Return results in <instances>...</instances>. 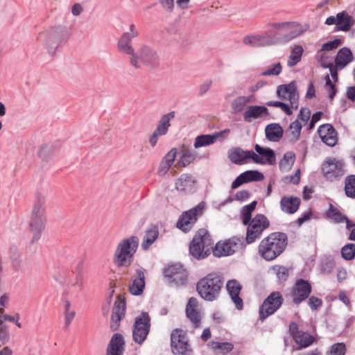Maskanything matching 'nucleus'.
<instances>
[{
  "label": "nucleus",
  "mask_w": 355,
  "mask_h": 355,
  "mask_svg": "<svg viewBox=\"0 0 355 355\" xmlns=\"http://www.w3.org/2000/svg\"><path fill=\"white\" fill-rule=\"evenodd\" d=\"M139 35V31L135 24L130 26L129 31L124 33L117 44L120 52L129 55L130 64L135 69H141L142 66L151 68L155 61V50L153 42H141L135 51L132 46V38Z\"/></svg>",
  "instance_id": "1"
},
{
  "label": "nucleus",
  "mask_w": 355,
  "mask_h": 355,
  "mask_svg": "<svg viewBox=\"0 0 355 355\" xmlns=\"http://www.w3.org/2000/svg\"><path fill=\"white\" fill-rule=\"evenodd\" d=\"M258 154L252 150L245 151L240 148H233L229 151V158L234 164H243L248 159L262 164H274L275 163V153L270 148H265L259 145L255 146Z\"/></svg>",
  "instance_id": "2"
},
{
  "label": "nucleus",
  "mask_w": 355,
  "mask_h": 355,
  "mask_svg": "<svg viewBox=\"0 0 355 355\" xmlns=\"http://www.w3.org/2000/svg\"><path fill=\"white\" fill-rule=\"evenodd\" d=\"M139 244V239L137 236H130L120 240L113 254L114 264L117 268L130 266L134 261Z\"/></svg>",
  "instance_id": "3"
},
{
  "label": "nucleus",
  "mask_w": 355,
  "mask_h": 355,
  "mask_svg": "<svg viewBox=\"0 0 355 355\" xmlns=\"http://www.w3.org/2000/svg\"><path fill=\"white\" fill-rule=\"evenodd\" d=\"M287 245L286 234L274 232L262 239L259 245V254L266 261H272L279 256Z\"/></svg>",
  "instance_id": "4"
},
{
  "label": "nucleus",
  "mask_w": 355,
  "mask_h": 355,
  "mask_svg": "<svg viewBox=\"0 0 355 355\" xmlns=\"http://www.w3.org/2000/svg\"><path fill=\"white\" fill-rule=\"evenodd\" d=\"M223 285V282L220 275L210 273L198 281L197 291L204 300L214 301L218 298Z\"/></svg>",
  "instance_id": "5"
},
{
  "label": "nucleus",
  "mask_w": 355,
  "mask_h": 355,
  "mask_svg": "<svg viewBox=\"0 0 355 355\" xmlns=\"http://www.w3.org/2000/svg\"><path fill=\"white\" fill-rule=\"evenodd\" d=\"M45 198L39 196L33 205L29 227L33 233V241H37L44 227Z\"/></svg>",
  "instance_id": "6"
},
{
  "label": "nucleus",
  "mask_w": 355,
  "mask_h": 355,
  "mask_svg": "<svg viewBox=\"0 0 355 355\" xmlns=\"http://www.w3.org/2000/svg\"><path fill=\"white\" fill-rule=\"evenodd\" d=\"M210 236L205 229H200L193 239L190 247V254L197 259H205L208 255L210 245Z\"/></svg>",
  "instance_id": "7"
},
{
  "label": "nucleus",
  "mask_w": 355,
  "mask_h": 355,
  "mask_svg": "<svg viewBox=\"0 0 355 355\" xmlns=\"http://www.w3.org/2000/svg\"><path fill=\"white\" fill-rule=\"evenodd\" d=\"M271 31H279L284 33V40L290 41L302 35L308 28L309 26H304L293 21L272 23L268 25Z\"/></svg>",
  "instance_id": "8"
},
{
  "label": "nucleus",
  "mask_w": 355,
  "mask_h": 355,
  "mask_svg": "<svg viewBox=\"0 0 355 355\" xmlns=\"http://www.w3.org/2000/svg\"><path fill=\"white\" fill-rule=\"evenodd\" d=\"M150 328V318L148 313L142 312L135 318L132 326L133 340L141 345L147 338Z\"/></svg>",
  "instance_id": "9"
},
{
  "label": "nucleus",
  "mask_w": 355,
  "mask_h": 355,
  "mask_svg": "<svg viewBox=\"0 0 355 355\" xmlns=\"http://www.w3.org/2000/svg\"><path fill=\"white\" fill-rule=\"evenodd\" d=\"M171 346L173 353L177 355H191L192 353L187 334L180 329H175L172 331Z\"/></svg>",
  "instance_id": "10"
},
{
  "label": "nucleus",
  "mask_w": 355,
  "mask_h": 355,
  "mask_svg": "<svg viewBox=\"0 0 355 355\" xmlns=\"http://www.w3.org/2000/svg\"><path fill=\"white\" fill-rule=\"evenodd\" d=\"M248 223L245 241L248 244L254 242L270 224L268 218L263 214H257Z\"/></svg>",
  "instance_id": "11"
},
{
  "label": "nucleus",
  "mask_w": 355,
  "mask_h": 355,
  "mask_svg": "<svg viewBox=\"0 0 355 355\" xmlns=\"http://www.w3.org/2000/svg\"><path fill=\"white\" fill-rule=\"evenodd\" d=\"M241 244V239L236 236L220 241L213 249V254L216 257L230 256L238 250Z\"/></svg>",
  "instance_id": "12"
},
{
  "label": "nucleus",
  "mask_w": 355,
  "mask_h": 355,
  "mask_svg": "<svg viewBox=\"0 0 355 355\" xmlns=\"http://www.w3.org/2000/svg\"><path fill=\"white\" fill-rule=\"evenodd\" d=\"M204 208L205 204L201 202L193 209L184 212L177 223V227L184 232L190 230L198 218L202 214Z\"/></svg>",
  "instance_id": "13"
},
{
  "label": "nucleus",
  "mask_w": 355,
  "mask_h": 355,
  "mask_svg": "<svg viewBox=\"0 0 355 355\" xmlns=\"http://www.w3.org/2000/svg\"><path fill=\"white\" fill-rule=\"evenodd\" d=\"M282 297L279 292L271 293L263 302L259 309V317L261 320L273 314L282 305Z\"/></svg>",
  "instance_id": "14"
},
{
  "label": "nucleus",
  "mask_w": 355,
  "mask_h": 355,
  "mask_svg": "<svg viewBox=\"0 0 355 355\" xmlns=\"http://www.w3.org/2000/svg\"><path fill=\"white\" fill-rule=\"evenodd\" d=\"M277 95L282 100L288 101L292 109L297 110L298 108L299 94L294 81L288 85L278 86Z\"/></svg>",
  "instance_id": "15"
},
{
  "label": "nucleus",
  "mask_w": 355,
  "mask_h": 355,
  "mask_svg": "<svg viewBox=\"0 0 355 355\" xmlns=\"http://www.w3.org/2000/svg\"><path fill=\"white\" fill-rule=\"evenodd\" d=\"M273 38L268 32L259 34L250 35L243 37V42L245 46L250 47H262L272 44Z\"/></svg>",
  "instance_id": "16"
},
{
  "label": "nucleus",
  "mask_w": 355,
  "mask_h": 355,
  "mask_svg": "<svg viewBox=\"0 0 355 355\" xmlns=\"http://www.w3.org/2000/svg\"><path fill=\"white\" fill-rule=\"evenodd\" d=\"M322 173L329 179L342 175L343 164L335 158H328L322 164Z\"/></svg>",
  "instance_id": "17"
},
{
  "label": "nucleus",
  "mask_w": 355,
  "mask_h": 355,
  "mask_svg": "<svg viewBox=\"0 0 355 355\" xmlns=\"http://www.w3.org/2000/svg\"><path fill=\"white\" fill-rule=\"evenodd\" d=\"M125 313V302L123 298L119 296L114 303L111 316L110 327L113 331L118 329L121 320L124 317Z\"/></svg>",
  "instance_id": "18"
},
{
  "label": "nucleus",
  "mask_w": 355,
  "mask_h": 355,
  "mask_svg": "<svg viewBox=\"0 0 355 355\" xmlns=\"http://www.w3.org/2000/svg\"><path fill=\"white\" fill-rule=\"evenodd\" d=\"M321 140L329 146H334L338 141V135L335 128L329 123L323 124L318 129Z\"/></svg>",
  "instance_id": "19"
},
{
  "label": "nucleus",
  "mask_w": 355,
  "mask_h": 355,
  "mask_svg": "<svg viewBox=\"0 0 355 355\" xmlns=\"http://www.w3.org/2000/svg\"><path fill=\"white\" fill-rule=\"evenodd\" d=\"M164 275L166 277L171 279L172 282L179 284H183L187 277V270L180 264L168 266L164 270Z\"/></svg>",
  "instance_id": "20"
},
{
  "label": "nucleus",
  "mask_w": 355,
  "mask_h": 355,
  "mask_svg": "<svg viewBox=\"0 0 355 355\" xmlns=\"http://www.w3.org/2000/svg\"><path fill=\"white\" fill-rule=\"evenodd\" d=\"M186 314L196 327L200 325L201 316L198 301L196 298L191 297L189 300L186 306Z\"/></svg>",
  "instance_id": "21"
},
{
  "label": "nucleus",
  "mask_w": 355,
  "mask_h": 355,
  "mask_svg": "<svg viewBox=\"0 0 355 355\" xmlns=\"http://www.w3.org/2000/svg\"><path fill=\"white\" fill-rule=\"evenodd\" d=\"M125 351V340L120 334H114L107 347L106 355H123Z\"/></svg>",
  "instance_id": "22"
},
{
  "label": "nucleus",
  "mask_w": 355,
  "mask_h": 355,
  "mask_svg": "<svg viewBox=\"0 0 355 355\" xmlns=\"http://www.w3.org/2000/svg\"><path fill=\"white\" fill-rule=\"evenodd\" d=\"M311 291V285L308 282L300 279L295 284V288L293 292V302L299 304L308 297Z\"/></svg>",
  "instance_id": "23"
},
{
  "label": "nucleus",
  "mask_w": 355,
  "mask_h": 355,
  "mask_svg": "<svg viewBox=\"0 0 355 355\" xmlns=\"http://www.w3.org/2000/svg\"><path fill=\"white\" fill-rule=\"evenodd\" d=\"M132 283L129 291L133 295H140L145 288V275L141 269H137L135 274L132 277Z\"/></svg>",
  "instance_id": "24"
},
{
  "label": "nucleus",
  "mask_w": 355,
  "mask_h": 355,
  "mask_svg": "<svg viewBox=\"0 0 355 355\" xmlns=\"http://www.w3.org/2000/svg\"><path fill=\"white\" fill-rule=\"evenodd\" d=\"M230 129H225L214 135H203L196 138L194 147L196 148L214 144L218 138H225L230 133Z\"/></svg>",
  "instance_id": "25"
},
{
  "label": "nucleus",
  "mask_w": 355,
  "mask_h": 355,
  "mask_svg": "<svg viewBox=\"0 0 355 355\" xmlns=\"http://www.w3.org/2000/svg\"><path fill=\"white\" fill-rule=\"evenodd\" d=\"M268 115V110L261 105H250L248 107L243 114V119L247 122H251L252 119H257Z\"/></svg>",
  "instance_id": "26"
},
{
  "label": "nucleus",
  "mask_w": 355,
  "mask_h": 355,
  "mask_svg": "<svg viewBox=\"0 0 355 355\" xmlns=\"http://www.w3.org/2000/svg\"><path fill=\"white\" fill-rule=\"evenodd\" d=\"M338 31H348L355 24V18L349 15L346 11H343L337 14Z\"/></svg>",
  "instance_id": "27"
},
{
  "label": "nucleus",
  "mask_w": 355,
  "mask_h": 355,
  "mask_svg": "<svg viewBox=\"0 0 355 355\" xmlns=\"http://www.w3.org/2000/svg\"><path fill=\"white\" fill-rule=\"evenodd\" d=\"M226 287L236 307L239 309H242L243 301L239 296L241 289L240 284L236 280H230L227 282Z\"/></svg>",
  "instance_id": "28"
},
{
  "label": "nucleus",
  "mask_w": 355,
  "mask_h": 355,
  "mask_svg": "<svg viewBox=\"0 0 355 355\" xmlns=\"http://www.w3.org/2000/svg\"><path fill=\"white\" fill-rule=\"evenodd\" d=\"M300 199L293 196H284L281 199L280 206L283 211L294 214L300 205Z\"/></svg>",
  "instance_id": "29"
},
{
  "label": "nucleus",
  "mask_w": 355,
  "mask_h": 355,
  "mask_svg": "<svg viewBox=\"0 0 355 355\" xmlns=\"http://www.w3.org/2000/svg\"><path fill=\"white\" fill-rule=\"evenodd\" d=\"M255 102L256 98L253 94L238 96L231 103L232 112L234 113H240L243 110L247 104Z\"/></svg>",
  "instance_id": "30"
},
{
  "label": "nucleus",
  "mask_w": 355,
  "mask_h": 355,
  "mask_svg": "<svg viewBox=\"0 0 355 355\" xmlns=\"http://www.w3.org/2000/svg\"><path fill=\"white\" fill-rule=\"evenodd\" d=\"M177 153L178 149L176 148H173L164 157L163 159L160 162L159 167V174L160 175H164L167 173V171L173 164Z\"/></svg>",
  "instance_id": "31"
},
{
  "label": "nucleus",
  "mask_w": 355,
  "mask_h": 355,
  "mask_svg": "<svg viewBox=\"0 0 355 355\" xmlns=\"http://www.w3.org/2000/svg\"><path fill=\"white\" fill-rule=\"evenodd\" d=\"M175 117V112H170L162 116L157 125V137L166 135L171 126L170 121Z\"/></svg>",
  "instance_id": "32"
},
{
  "label": "nucleus",
  "mask_w": 355,
  "mask_h": 355,
  "mask_svg": "<svg viewBox=\"0 0 355 355\" xmlns=\"http://www.w3.org/2000/svg\"><path fill=\"white\" fill-rule=\"evenodd\" d=\"M302 126L303 124L298 119L290 124L288 129L286 131V137L289 142L295 143L299 139Z\"/></svg>",
  "instance_id": "33"
},
{
  "label": "nucleus",
  "mask_w": 355,
  "mask_h": 355,
  "mask_svg": "<svg viewBox=\"0 0 355 355\" xmlns=\"http://www.w3.org/2000/svg\"><path fill=\"white\" fill-rule=\"evenodd\" d=\"M180 153V157L176 164L179 167L187 166L193 163L196 158V153L193 150L185 148L184 146H182Z\"/></svg>",
  "instance_id": "34"
},
{
  "label": "nucleus",
  "mask_w": 355,
  "mask_h": 355,
  "mask_svg": "<svg viewBox=\"0 0 355 355\" xmlns=\"http://www.w3.org/2000/svg\"><path fill=\"white\" fill-rule=\"evenodd\" d=\"M352 60L353 56L351 51L347 48H343L338 52L335 62L338 68L342 69L352 62Z\"/></svg>",
  "instance_id": "35"
},
{
  "label": "nucleus",
  "mask_w": 355,
  "mask_h": 355,
  "mask_svg": "<svg viewBox=\"0 0 355 355\" xmlns=\"http://www.w3.org/2000/svg\"><path fill=\"white\" fill-rule=\"evenodd\" d=\"M195 180L192 176L184 174L182 175L176 181V189L181 191H190L192 190Z\"/></svg>",
  "instance_id": "36"
},
{
  "label": "nucleus",
  "mask_w": 355,
  "mask_h": 355,
  "mask_svg": "<svg viewBox=\"0 0 355 355\" xmlns=\"http://www.w3.org/2000/svg\"><path fill=\"white\" fill-rule=\"evenodd\" d=\"M266 137L272 141H277L283 135V129L277 123L268 125L266 128Z\"/></svg>",
  "instance_id": "37"
},
{
  "label": "nucleus",
  "mask_w": 355,
  "mask_h": 355,
  "mask_svg": "<svg viewBox=\"0 0 355 355\" xmlns=\"http://www.w3.org/2000/svg\"><path fill=\"white\" fill-rule=\"evenodd\" d=\"M304 49L300 45H295L291 49L290 55L287 60V65L290 67L295 66L300 62Z\"/></svg>",
  "instance_id": "38"
},
{
  "label": "nucleus",
  "mask_w": 355,
  "mask_h": 355,
  "mask_svg": "<svg viewBox=\"0 0 355 355\" xmlns=\"http://www.w3.org/2000/svg\"><path fill=\"white\" fill-rule=\"evenodd\" d=\"M327 215L329 218H331L336 223L345 222L347 223V228H349L354 225L353 224L350 223L347 217L343 215L338 209L332 206L329 207Z\"/></svg>",
  "instance_id": "39"
},
{
  "label": "nucleus",
  "mask_w": 355,
  "mask_h": 355,
  "mask_svg": "<svg viewBox=\"0 0 355 355\" xmlns=\"http://www.w3.org/2000/svg\"><path fill=\"white\" fill-rule=\"evenodd\" d=\"M294 340L300 346V348H305L313 343L314 338L307 332L301 331L295 335Z\"/></svg>",
  "instance_id": "40"
},
{
  "label": "nucleus",
  "mask_w": 355,
  "mask_h": 355,
  "mask_svg": "<svg viewBox=\"0 0 355 355\" xmlns=\"http://www.w3.org/2000/svg\"><path fill=\"white\" fill-rule=\"evenodd\" d=\"M155 241V226H151L145 232L142 239L141 248L146 250Z\"/></svg>",
  "instance_id": "41"
},
{
  "label": "nucleus",
  "mask_w": 355,
  "mask_h": 355,
  "mask_svg": "<svg viewBox=\"0 0 355 355\" xmlns=\"http://www.w3.org/2000/svg\"><path fill=\"white\" fill-rule=\"evenodd\" d=\"M295 162V155L291 152L284 154L279 162V168L282 172L288 171Z\"/></svg>",
  "instance_id": "42"
},
{
  "label": "nucleus",
  "mask_w": 355,
  "mask_h": 355,
  "mask_svg": "<svg viewBox=\"0 0 355 355\" xmlns=\"http://www.w3.org/2000/svg\"><path fill=\"white\" fill-rule=\"evenodd\" d=\"M76 317V311L71 308L70 302L67 300L64 301V325L69 327Z\"/></svg>",
  "instance_id": "43"
},
{
  "label": "nucleus",
  "mask_w": 355,
  "mask_h": 355,
  "mask_svg": "<svg viewBox=\"0 0 355 355\" xmlns=\"http://www.w3.org/2000/svg\"><path fill=\"white\" fill-rule=\"evenodd\" d=\"M345 191L348 197L355 198V175H349L346 178Z\"/></svg>",
  "instance_id": "44"
},
{
  "label": "nucleus",
  "mask_w": 355,
  "mask_h": 355,
  "mask_svg": "<svg viewBox=\"0 0 355 355\" xmlns=\"http://www.w3.org/2000/svg\"><path fill=\"white\" fill-rule=\"evenodd\" d=\"M209 345L214 351H219L222 353H227L233 349V346L230 343H219L211 341Z\"/></svg>",
  "instance_id": "45"
},
{
  "label": "nucleus",
  "mask_w": 355,
  "mask_h": 355,
  "mask_svg": "<svg viewBox=\"0 0 355 355\" xmlns=\"http://www.w3.org/2000/svg\"><path fill=\"white\" fill-rule=\"evenodd\" d=\"M282 71V66L280 62H276L269 66L266 70L263 71L261 73L263 76H276L281 73Z\"/></svg>",
  "instance_id": "46"
},
{
  "label": "nucleus",
  "mask_w": 355,
  "mask_h": 355,
  "mask_svg": "<svg viewBox=\"0 0 355 355\" xmlns=\"http://www.w3.org/2000/svg\"><path fill=\"white\" fill-rule=\"evenodd\" d=\"M257 201H253L250 205L245 206L242 209V220L243 224L247 225L248 223L250 220L252 213L255 209Z\"/></svg>",
  "instance_id": "47"
},
{
  "label": "nucleus",
  "mask_w": 355,
  "mask_h": 355,
  "mask_svg": "<svg viewBox=\"0 0 355 355\" xmlns=\"http://www.w3.org/2000/svg\"><path fill=\"white\" fill-rule=\"evenodd\" d=\"M241 174L245 183L251 181H260L264 178L262 173L257 171H248Z\"/></svg>",
  "instance_id": "48"
},
{
  "label": "nucleus",
  "mask_w": 355,
  "mask_h": 355,
  "mask_svg": "<svg viewBox=\"0 0 355 355\" xmlns=\"http://www.w3.org/2000/svg\"><path fill=\"white\" fill-rule=\"evenodd\" d=\"M280 282L285 281L288 277V269L284 266H275L271 268Z\"/></svg>",
  "instance_id": "49"
},
{
  "label": "nucleus",
  "mask_w": 355,
  "mask_h": 355,
  "mask_svg": "<svg viewBox=\"0 0 355 355\" xmlns=\"http://www.w3.org/2000/svg\"><path fill=\"white\" fill-rule=\"evenodd\" d=\"M342 257L346 260H351L355 257V244L349 243L342 248Z\"/></svg>",
  "instance_id": "50"
},
{
  "label": "nucleus",
  "mask_w": 355,
  "mask_h": 355,
  "mask_svg": "<svg viewBox=\"0 0 355 355\" xmlns=\"http://www.w3.org/2000/svg\"><path fill=\"white\" fill-rule=\"evenodd\" d=\"M345 345L343 343H338L331 346L329 355H345Z\"/></svg>",
  "instance_id": "51"
},
{
  "label": "nucleus",
  "mask_w": 355,
  "mask_h": 355,
  "mask_svg": "<svg viewBox=\"0 0 355 355\" xmlns=\"http://www.w3.org/2000/svg\"><path fill=\"white\" fill-rule=\"evenodd\" d=\"M329 58V56L328 55V51H323L320 49L317 54V60L318 62L324 67H327L329 64L330 62Z\"/></svg>",
  "instance_id": "52"
},
{
  "label": "nucleus",
  "mask_w": 355,
  "mask_h": 355,
  "mask_svg": "<svg viewBox=\"0 0 355 355\" xmlns=\"http://www.w3.org/2000/svg\"><path fill=\"white\" fill-rule=\"evenodd\" d=\"M341 44V40L340 39H335L333 41L327 42L322 46L321 50L323 51H329L336 49Z\"/></svg>",
  "instance_id": "53"
},
{
  "label": "nucleus",
  "mask_w": 355,
  "mask_h": 355,
  "mask_svg": "<svg viewBox=\"0 0 355 355\" xmlns=\"http://www.w3.org/2000/svg\"><path fill=\"white\" fill-rule=\"evenodd\" d=\"M311 116V112L309 109L302 107L300 110L297 119L304 125Z\"/></svg>",
  "instance_id": "54"
},
{
  "label": "nucleus",
  "mask_w": 355,
  "mask_h": 355,
  "mask_svg": "<svg viewBox=\"0 0 355 355\" xmlns=\"http://www.w3.org/2000/svg\"><path fill=\"white\" fill-rule=\"evenodd\" d=\"M326 90L329 93V98L332 100L336 94V90L328 76L326 77Z\"/></svg>",
  "instance_id": "55"
},
{
  "label": "nucleus",
  "mask_w": 355,
  "mask_h": 355,
  "mask_svg": "<svg viewBox=\"0 0 355 355\" xmlns=\"http://www.w3.org/2000/svg\"><path fill=\"white\" fill-rule=\"evenodd\" d=\"M12 266L15 271L22 270L24 266L21 258L19 256L13 257L12 259Z\"/></svg>",
  "instance_id": "56"
},
{
  "label": "nucleus",
  "mask_w": 355,
  "mask_h": 355,
  "mask_svg": "<svg viewBox=\"0 0 355 355\" xmlns=\"http://www.w3.org/2000/svg\"><path fill=\"white\" fill-rule=\"evenodd\" d=\"M211 80H207L205 82H203L199 87V95L203 96L205 94H206L207 91L211 88Z\"/></svg>",
  "instance_id": "57"
},
{
  "label": "nucleus",
  "mask_w": 355,
  "mask_h": 355,
  "mask_svg": "<svg viewBox=\"0 0 355 355\" xmlns=\"http://www.w3.org/2000/svg\"><path fill=\"white\" fill-rule=\"evenodd\" d=\"M266 85H267V82L266 80H259L254 85L250 87L249 91L251 93H254L257 91H258L259 89L265 87Z\"/></svg>",
  "instance_id": "58"
},
{
  "label": "nucleus",
  "mask_w": 355,
  "mask_h": 355,
  "mask_svg": "<svg viewBox=\"0 0 355 355\" xmlns=\"http://www.w3.org/2000/svg\"><path fill=\"white\" fill-rule=\"evenodd\" d=\"M309 305L312 309H316L322 305V300L315 297H311L309 300Z\"/></svg>",
  "instance_id": "59"
},
{
  "label": "nucleus",
  "mask_w": 355,
  "mask_h": 355,
  "mask_svg": "<svg viewBox=\"0 0 355 355\" xmlns=\"http://www.w3.org/2000/svg\"><path fill=\"white\" fill-rule=\"evenodd\" d=\"M161 6L166 10L172 12L174 8V0H159Z\"/></svg>",
  "instance_id": "60"
},
{
  "label": "nucleus",
  "mask_w": 355,
  "mask_h": 355,
  "mask_svg": "<svg viewBox=\"0 0 355 355\" xmlns=\"http://www.w3.org/2000/svg\"><path fill=\"white\" fill-rule=\"evenodd\" d=\"M250 196V193L246 190H242L238 191L235 195V199L237 200L244 201L247 200Z\"/></svg>",
  "instance_id": "61"
},
{
  "label": "nucleus",
  "mask_w": 355,
  "mask_h": 355,
  "mask_svg": "<svg viewBox=\"0 0 355 355\" xmlns=\"http://www.w3.org/2000/svg\"><path fill=\"white\" fill-rule=\"evenodd\" d=\"M175 3L178 8L186 10L189 8L191 0H176Z\"/></svg>",
  "instance_id": "62"
},
{
  "label": "nucleus",
  "mask_w": 355,
  "mask_h": 355,
  "mask_svg": "<svg viewBox=\"0 0 355 355\" xmlns=\"http://www.w3.org/2000/svg\"><path fill=\"white\" fill-rule=\"evenodd\" d=\"M244 183H245V182L244 181V178L243 177L242 174H241L232 182L231 187H232V189H234L238 188L239 187H240L241 185H242Z\"/></svg>",
  "instance_id": "63"
},
{
  "label": "nucleus",
  "mask_w": 355,
  "mask_h": 355,
  "mask_svg": "<svg viewBox=\"0 0 355 355\" xmlns=\"http://www.w3.org/2000/svg\"><path fill=\"white\" fill-rule=\"evenodd\" d=\"M347 273L345 268H340L337 271V278L339 282H343L347 278Z\"/></svg>",
  "instance_id": "64"
}]
</instances>
